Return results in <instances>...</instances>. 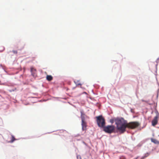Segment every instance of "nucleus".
<instances>
[{"instance_id": "obj_10", "label": "nucleus", "mask_w": 159, "mask_h": 159, "mask_svg": "<svg viewBox=\"0 0 159 159\" xmlns=\"http://www.w3.org/2000/svg\"><path fill=\"white\" fill-rule=\"evenodd\" d=\"M149 155V154L148 153H146L145 154L144 156L142 157L140 159H144L145 158L147 157Z\"/></svg>"}, {"instance_id": "obj_5", "label": "nucleus", "mask_w": 159, "mask_h": 159, "mask_svg": "<svg viewBox=\"0 0 159 159\" xmlns=\"http://www.w3.org/2000/svg\"><path fill=\"white\" fill-rule=\"evenodd\" d=\"M81 125L83 130H85L86 129V127L87 126L86 123L85 121H82Z\"/></svg>"}, {"instance_id": "obj_1", "label": "nucleus", "mask_w": 159, "mask_h": 159, "mask_svg": "<svg viewBox=\"0 0 159 159\" xmlns=\"http://www.w3.org/2000/svg\"><path fill=\"white\" fill-rule=\"evenodd\" d=\"M115 121L116 129L120 134L124 133L126 131V128L134 129L140 125V124L137 121L128 123L122 118H117Z\"/></svg>"}, {"instance_id": "obj_14", "label": "nucleus", "mask_w": 159, "mask_h": 159, "mask_svg": "<svg viewBox=\"0 0 159 159\" xmlns=\"http://www.w3.org/2000/svg\"><path fill=\"white\" fill-rule=\"evenodd\" d=\"M139 158V157H137L135 159H137Z\"/></svg>"}, {"instance_id": "obj_11", "label": "nucleus", "mask_w": 159, "mask_h": 159, "mask_svg": "<svg viewBox=\"0 0 159 159\" xmlns=\"http://www.w3.org/2000/svg\"><path fill=\"white\" fill-rule=\"evenodd\" d=\"M16 139L14 138L13 136H12V139L11 141V143H13L15 140H16Z\"/></svg>"}, {"instance_id": "obj_3", "label": "nucleus", "mask_w": 159, "mask_h": 159, "mask_svg": "<svg viewBox=\"0 0 159 159\" xmlns=\"http://www.w3.org/2000/svg\"><path fill=\"white\" fill-rule=\"evenodd\" d=\"M103 130L106 133L108 134H111L113 133L115 130V126L113 125H108L107 126H104Z\"/></svg>"}, {"instance_id": "obj_7", "label": "nucleus", "mask_w": 159, "mask_h": 159, "mask_svg": "<svg viewBox=\"0 0 159 159\" xmlns=\"http://www.w3.org/2000/svg\"><path fill=\"white\" fill-rule=\"evenodd\" d=\"M81 113V121H85V116L86 115L84 114V113L83 111H80Z\"/></svg>"}, {"instance_id": "obj_6", "label": "nucleus", "mask_w": 159, "mask_h": 159, "mask_svg": "<svg viewBox=\"0 0 159 159\" xmlns=\"http://www.w3.org/2000/svg\"><path fill=\"white\" fill-rule=\"evenodd\" d=\"M31 72L32 74V75L34 77L36 75V70L34 68L31 67Z\"/></svg>"}, {"instance_id": "obj_2", "label": "nucleus", "mask_w": 159, "mask_h": 159, "mask_svg": "<svg viewBox=\"0 0 159 159\" xmlns=\"http://www.w3.org/2000/svg\"><path fill=\"white\" fill-rule=\"evenodd\" d=\"M96 121L98 126L102 128L105 125V120L102 116H96Z\"/></svg>"}, {"instance_id": "obj_12", "label": "nucleus", "mask_w": 159, "mask_h": 159, "mask_svg": "<svg viewBox=\"0 0 159 159\" xmlns=\"http://www.w3.org/2000/svg\"><path fill=\"white\" fill-rule=\"evenodd\" d=\"M12 52L13 53L15 54H16L17 53V51L13 50L12 51Z\"/></svg>"}, {"instance_id": "obj_13", "label": "nucleus", "mask_w": 159, "mask_h": 159, "mask_svg": "<svg viewBox=\"0 0 159 159\" xmlns=\"http://www.w3.org/2000/svg\"><path fill=\"white\" fill-rule=\"evenodd\" d=\"M78 85H81V84L80 83H79V84H77Z\"/></svg>"}, {"instance_id": "obj_8", "label": "nucleus", "mask_w": 159, "mask_h": 159, "mask_svg": "<svg viewBox=\"0 0 159 159\" xmlns=\"http://www.w3.org/2000/svg\"><path fill=\"white\" fill-rule=\"evenodd\" d=\"M151 140L152 142L154 143L155 144H159V141H157L156 139L153 138H151Z\"/></svg>"}, {"instance_id": "obj_9", "label": "nucleus", "mask_w": 159, "mask_h": 159, "mask_svg": "<svg viewBox=\"0 0 159 159\" xmlns=\"http://www.w3.org/2000/svg\"><path fill=\"white\" fill-rule=\"evenodd\" d=\"M46 79L48 81H50L53 79V77L51 75H47Z\"/></svg>"}, {"instance_id": "obj_4", "label": "nucleus", "mask_w": 159, "mask_h": 159, "mask_svg": "<svg viewBox=\"0 0 159 159\" xmlns=\"http://www.w3.org/2000/svg\"><path fill=\"white\" fill-rule=\"evenodd\" d=\"M159 116V114L158 113L157 115L154 117L153 120H152V126H155L157 124Z\"/></svg>"}, {"instance_id": "obj_15", "label": "nucleus", "mask_w": 159, "mask_h": 159, "mask_svg": "<svg viewBox=\"0 0 159 159\" xmlns=\"http://www.w3.org/2000/svg\"><path fill=\"white\" fill-rule=\"evenodd\" d=\"M142 101L143 102L144 101L143 100H142Z\"/></svg>"}]
</instances>
